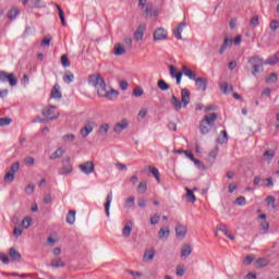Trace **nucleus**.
Returning a JSON list of instances; mask_svg holds the SVG:
<instances>
[{
  "instance_id": "09e8293b",
  "label": "nucleus",
  "mask_w": 279,
  "mask_h": 279,
  "mask_svg": "<svg viewBox=\"0 0 279 279\" xmlns=\"http://www.w3.org/2000/svg\"><path fill=\"white\" fill-rule=\"evenodd\" d=\"M63 143H73L75 141V134H65L62 136Z\"/></svg>"
},
{
  "instance_id": "cd10ccee",
  "label": "nucleus",
  "mask_w": 279,
  "mask_h": 279,
  "mask_svg": "<svg viewBox=\"0 0 279 279\" xmlns=\"http://www.w3.org/2000/svg\"><path fill=\"white\" fill-rule=\"evenodd\" d=\"M192 253H193V248L191 247V245L189 244L183 245L181 250V256H183L184 258H189V256H191Z\"/></svg>"
},
{
  "instance_id": "f03ea898",
  "label": "nucleus",
  "mask_w": 279,
  "mask_h": 279,
  "mask_svg": "<svg viewBox=\"0 0 279 279\" xmlns=\"http://www.w3.org/2000/svg\"><path fill=\"white\" fill-rule=\"evenodd\" d=\"M215 121H217V113H207L204 116L199 124L201 134H208L215 126Z\"/></svg>"
},
{
  "instance_id": "2eb2a0df",
  "label": "nucleus",
  "mask_w": 279,
  "mask_h": 279,
  "mask_svg": "<svg viewBox=\"0 0 279 279\" xmlns=\"http://www.w3.org/2000/svg\"><path fill=\"white\" fill-rule=\"evenodd\" d=\"M197 90H199L201 93H205V90L208 88V80L204 78V77H198L195 81Z\"/></svg>"
},
{
  "instance_id": "680f3d73",
  "label": "nucleus",
  "mask_w": 279,
  "mask_h": 279,
  "mask_svg": "<svg viewBox=\"0 0 279 279\" xmlns=\"http://www.w3.org/2000/svg\"><path fill=\"white\" fill-rule=\"evenodd\" d=\"M138 191H140V193H145V191H147V182L142 181V182L138 184Z\"/></svg>"
},
{
  "instance_id": "f8f14e48",
  "label": "nucleus",
  "mask_w": 279,
  "mask_h": 279,
  "mask_svg": "<svg viewBox=\"0 0 279 279\" xmlns=\"http://www.w3.org/2000/svg\"><path fill=\"white\" fill-rule=\"evenodd\" d=\"M128 128H130V120L122 119L120 122L116 123L113 132L116 134H121V132L128 130Z\"/></svg>"
},
{
  "instance_id": "4c0bfd02",
  "label": "nucleus",
  "mask_w": 279,
  "mask_h": 279,
  "mask_svg": "<svg viewBox=\"0 0 279 279\" xmlns=\"http://www.w3.org/2000/svg\"><path fill=\"white\" fill-rule=\"evenodd\" d=\"M148 170L154 175V178L157 180V182H160V171L157 168L148 167Z\"/></svg>"
},
{
  "instance_id": "e2e57ef3",
  "label": "nucleus",
  "mask_w": 279,
  "mask_h": 279,
  "mask_svg": "<svg viewBox=\"0 0 279 279\" xmlns=\"http://www.w3.org/2000/svg\"><path fill=\"white\" fill-rule=\"evenodd\" d=\"M0 260H1L4 265H8V263H10V257H8V255H5V253H0Z\"/></svg>"
},
{
  "instance_id": "f257e3e1",
  "label": "nucleus",
  "mask_w": 279,
  "mask_h": 279,
  "mask_svg": "<svg viewBox=\"0 0 279 279\" xmlns=\"http://www.w3.org/2000/svg\"><path fill=\"white\" fill-rule=\"evenodd\" d=\"M170 104L172 108L175 110V112H180L182 108H186L189 104H191V92L189 89H182L181 90V100L175 97V95H172L170 99Z\"/></svg>"
},
{
  "instance_id": "bb28decb",
  "label": "nucleus",
  "mask_w": 279,
  "mask_h": 279,
  "mask_svg": "<svg viewBox=\"0 0 279 279\" xmlns=\"http://www.w3.org/2000/svg\"><path fill=\"white\" fill-rule=\"evenodd\" d=\"M9 256L11 260H21V253L14 247L9 248Z\"/></svg>"
},
{
  "instance_id": "39448f33",
  "label": "nucleus",
  "mask_w": 279,
  "mask_h": 279,
  "mask_svg": "<svg viewBox=\"0 0 279 279\" xmlns=\"http://www.w3.org/2000/svg\"><path fill=\"white\" fill-rule=\"evenodd\" d=\"M73 173V163L71 162V158H65L59 170V175H71Z\"/></svg>"
},
{
  "instance_id": "5fc2aeb1",
  "label": "nucleus",
  "mask_w": 279,
  "mask_h": 279,
  "mask_svg": "<svg viewBox=\"0 0 279 279\" xmlns=\"http://www.w3.org/2000/svg\"><path fill=\"white\" fill-rule=\"evenodd\" d=\"M256 263H257V265L259 267H267V265H269V259H267V258H258L256 260Z\"/></svg>"
},
{
  "instance_id": "7ed1b4c3",
  "label": "nucleus",
  "mask_w": 279,
  "mask_h": 279,
  "mask_svg": "<svg viewBox=\"0 0 279 279\" xmlns=\"http://www.w3.org/2000/svg\"><path fill=\"white\" fill-rule=\"evenodd\" d=\"M97 92L99 97H106L107 99H114L116 97H119V92L114 89L109 90L106 83H102V85L97 87Z\"/></svg>"
},
{
  "instance_id": "a19ab883",
  "label": "nucleus",
  "mask_w": 279,
  "mask_h": 279,
  "mask_svg": "<svg viewBox=\"0 0 279 279\" xmlns=\"http://www.w3.org/2000/svg\"><path fill=\"white\" fill-rule=\"evenodd\" d=\"M157 86L160 90H169L171 87L165 82V80H159Z\"/></svg>"
},
{
  "instance_id": "052dcab7",
  "label": "nucleus",
  "mask_w": 279,
  "mask_h": 279,
  "mask_svg": "<svg viewBox=\"0 0 279 279\" xmlns=\"http://www.w3.org/2000/svg\"><path fill=\"white\" fill-rule=\"evenodd\" d=\"M221 136H222V138H218L217 143H227L228 142V132L221 131Z\"/></svg>"
},
{
  "instance_id": "774afa93",
  "label": "nucleus",
  "mask_w": 279,
  "mask_h": 279,
  "mask_svg": "<svg viewBox=\"0 0 279 279\" xmlns=\"http://www.w3.org/2000/svg\"><path fill=\"white\" fill-rule=\"evenodd\" d=\"M158 221H160V216H158V215H155L150 218L151 226H156V223H158Z\"/></svg>"
},
{
  "instance_id": "ea45409f",
  "label": "nucleus",
  "mask_w": 279,
  "mask_h": 279,
  "mask_svg": "<svg viewBox=\"0 0 279 279\" xmlns=\"http://www.w3.org/2000/svg\"><path fill=\"white\" fill-rule=\"evenodd\" d=\"M278 82V74L271 73L269 76L266 77L267 84H276Z\"/></svg>"
},
{
  "instance_id": "7c9ffc66",
  "label": "nucleus",
  "mask_w": 279,
  "mask_h": 279,
  "mask_svg": "<svg viewBox=\"0 0 279 279\" xmlns=\"http://www.w3.org/2000/svg\"><path fill=\"white\" fill-rule=\"evenodd\" d=\"M108 132H110V124L108 123H104L98 128V134H100V136H106Z\"/></svg>"
},
{
  "instance_id": "79ce46f5",
  "label": "nucleus",
  "mask_w": 279,
  "mask_h": 279,
  "mask_svg": "<svg viewBox=\"0 0 279 279\" xmlns=\"http://www.w3.org/2000/svg\"><path fill=\"white\" fill-rule=\"evenodd\" d=\"M73 80H75V75H73V73L71 72H66L65 75L63 76V82H65V84H71Z\"/></svg>"
},
{
  "instance_id": "0e129e2a",
  "label": "nucleus",
  "mask_w": 279,
  "mask_h": 279,
  "mask_svg": "<svg viewBox=\"0 0 279 279\" xmlns=\"http://www.w3.org/2000/svg\"><path fill=\"white\" fill-rule=\"evenodd\" d=\"M143 94H144V90H143V88H135L134 90H133V96L134 97H143Z\"/></svg>"
},
{
  "instance_id": "338daca9",
  "label": "nucleus",
  "mask_w": 279,
  "mask_h": 279,
  "mask_svg": "<svg viewBox=\"0 0 279 279\" xmlns=\"http://www.w3.org/2000/svg\"><path fill=\"white\" fill-rule=\"evenodd\" d=\"M185 271L186 270L184 269V266H178L177 267V276L182 277V276H184Z\"/></svg>"
},
{
  "instance_id": "4468645a",
  "label": "nucleus",
  "mask_w": 279,
  "mask_h": 279,
  "mask_svg": "<svg viewBox=\"0 0 279 279\" xmlns=\"http://www.w3.org/2000/svg\"><path fill=\"white\" fill-rule=\"evenodd\" d=\"M23 5H27L28 8H45V3L43 0H20Z\"/></svg>"
},
{
  "instance_id": "4d7b16f0",
  "label": "nucleus",
  "mask_w": 279,
  "mask_h": 279,
  "mask_svg": "<svg viewBox=\"0 0 279 279\" xmlns=\"http://www.w3.org/2000/svg\"><path fill=\"white\" fill-rule=\"evenodd\" d=\"M235 204L238 206H245V204H247V199L243 196H240L235 199Z\"/></svg>"
},
{
  "instance_id": "8fccbe9b",
  "label": "nucleus",
  "mask_w": 279,
  "mask_h": 279,
  "mask_svg": "<svg viewBox=\"0 0 279 279\" xmlns=\"http://www.w3.org/2000/svg\"><path fill=\"white\" fill-rule=\"evenodd\" d=\"M269 28L271 32H276L279 29V21L278 20H271L269 24Z\"/></svg>"
},
{
  "instance_id": "a18cd8bd",
  "label": "nucleus",
  "mask_w": 279,
  "mask_h": 279,
  "mask_svg": "<svg viewBox=\"0 0 279 279\" xmlns=\"http://www.w3.org/2000/svg\"><path fill=\"white\" fill-rule=\"evenodd\" d=\"M4 182H7V184H12V182H14V173L13 172H7L4 175Z\"/></svg>"
},
{
  "instance_id": "a211bd4d",
  "label": "nucleus",
  "mask_w": 279,
  "mask_h": 279,
  "mask_svg": "<svg viewBox=\"0 0 279 279\" xmlns=\"http://www.w3.org/2000/svg\"><path fill=\"white\" fill-rule=\"evenodd\" d=\"M169 70L171 77L177 80V84H182V72H178V68L175 65H170Z\"/></svg>"
},
{
  "instance_id": "0eeeda50",
  "label": "nucleus",
  "mask_w": 279,
  "mask_h": 279,
  "mask_svg": "<svg viewBox=\"0 0 279 279\" xmlns=\"http://www.w3.org/2000/svg\"><path fill=\"white\" fill-rule=\"evenodd\" d=\"M56 106L45 107L43 110V116L46 117V119H49V121L58 119V117H60V112L56 111Z\"/></svg>"
},
{
  "instance_id": "c85d7f7f",
  "label": "nucleus",
  "mask_w": 279,
  "mask_h": 279,
  "mask_svg": "<svg viewBox=\"0 0 279 279\" xmlns=\"http://www.w3.org/2000/svg\"><path fill=\"white\" fill-rule=\"evenodd\" d=\"M64 149L62 147H59L56 149L53 154L50 155V160H57V158H62L64 156Z\"/></svg>"
},
{
  "instance_id": "f3484780",
  "label": "nucleus",
  "mask_w": 279,
  "mask_h": 279,
  "mask_svg": "<svg viewBox=\"0 0 279 279\" xmlns=\"http://www.w3.org/2000/svg\"><path fill=\"white\" fill-rule=\"evenodd\" d=\"M189 232V229L186 228V226L184 225H178L175 227V234H177V239H185L186 234Z\"/></svg>"
},
{
  "instance_id": "69168bd1",
  "label": "nucleus",
  "mask_w": 279,
  "mask_h": 279,
  "mask_svg": "<svg viewBox=\"0 0 279 279\" xmlns=\"http://www.w3.org/2000/svg\"><path fill=\"white\" fill-rule=\"evenodd\" d=\"M23 235V230L21 228H15L13 230V236H15V239H19V236Z\"/></svg>"
},
{
  "instance_id": "aec40b11",
  "label": "nucleus",
  "mask_w": 279,
  "mask_h": 279,
  "mask_svg": "<svg viewBox=\"0 0 279 279\" xmlns=\"http://www.w3.org/2000/svg\"><path fill=\"white\" fill-rule=\"evenodd\" d=\"M50 99H62V92L60 90V84H54L50 93Z\"/></svg>"
},
{
  "instance_id": "393cba45",
  "label": "nucleus",
  "mask_w": 279,
  "mask_h": 279,
  "mask_svg": "<svg viewBox=\"0 0 279 279\" xmlns=\"http://www.w3.org/2000/svg\"><path fill=\"white\" fill-rule=\"evenodd\" d=\"M278 62H279V52L268 57L264 61V64H269L270 66H274V65L278 64Z\"/></svg>"
},
{
  "instance_id": "9d476101",
  "label": "nucleus",
  "mask_w": 279,
  "mask_h": 279,
  "mask_svg": "<svg viewBox=\"0 0 279 279\" xmlns=\"http://www.w3.org/2000/svg\"><path fill=\"white\" fill-rule=\"evenodd\" d=\"M168 36H169V32H167V29H165L162 27L156 28L153 34V38L155 41L167 40Z\"/></svg>"
},
{
  "instance_id": "13d9d810",
  "label": "nucleus",
  "mask_w": 279,
  "mask_h": 279,
  "mask_svg": "<svg viewBox=\"0 0 279 279\" xmlns=\"http://www.w3.org/2000/svg\"><path fill=\"white\" fill-rule=\"evenodd\" d=\"M250 23H251L252 27H258V25H260V22L258 20V15L253 16L251 19Z\"/></svg>"
},
{
  "instance_id": "c9c22d12",
  "label": "nucleus",
  "mask_w": 279,
  "mask_h": 279,
  "mask_svg": "<svg viewBox=\"0 0 279 279\" xmlns=\"http://www.w3.org/2000/svg\"><path fill=\"white\" fill-rule=\"evenodd\" d=\"M66 223L73 226L75 223V210H70L66 215Z\"/></svg>"
},
{
  "instance_id": "603ef678",
  "label": "nucleus",
  "mask_w": 279,
  "mask_h": 279,
  "mask_svg": "<svg viewBox=\"0 0 279 279\" xmlns=\"http://www.w3.org/2000/svg\"><path fill=\"white\" fill-rule=\"evenodd\" d=\"M147 117V108H142L137 113L138 121H143Z\"/></svg>"
},
{
  "instance_id": "58836bf2",
  "label": "nucleus",
  "mask_w": 279,
  "mask_h": 279,
  "mask_svg": "<svg viewBox=\"0 0 279 279\" xmlns=\"http://www.w3.org/2000/svg\"><path fill=\"white\" fill-rule=\"evenodd\" d=\"M32 217L26 216L23 220H22V228H24L25 230H27V228H29L32 226Z\"/></svg>"
},
{
  "instance_id": "72a5a7b5",
  "label": "nucleus",
  "mask_w": 279,
  "mask_h": 279,
  "mask_svg": "<svg viewBox=\"0 0 279 279\" xmlns=\"http://www.w3.org/2000/svg\"><path fill=\"white\" fill-rule=\"evenodd\" d=\"M20 12H21V11H20L19 9L12 8V9L8 12L7 16H8V19H10V21H14V19H16V16H19V13H20Z\"/></svg>"
},
{
  "instance_id": "5701e85b",
  "label": "nucleus",
  "mask_w": 279,
  "mask_h": 279,
  "mask_svg": "<svg viewBox=\"0 0 279 279\" xmlns=\"http://www.w3.org/2000/svg\"><path fill=\"white\" fill-rule=\"evenodd\" d=\"M233 44H234V40H232V38L226 37L222 46L220 47L219 53L220 54L226 53V49H230V47H232Z\"/></svg>"
},
{
  "instance_id": "bf43d9fd",
  "label": "nucleus",
  "mask_w": 279,
  "mask_h": 279,
  "mask_svg": "<svg viewBox=\"0 0 279 279\" xmlns=\"http://www.w3.org/2000/svg\"><path fill=\"white\" fill-rule=\"evenodd\" d=\"M19 169H21V163L20 162H14L12 166H11V169L9 172L15 174L16 171H19Z\"/></svg>"
},
{
  "instance_id": "dca6fc26",
  "label": "nucleus",
  "mask_w": 279,
  "mask_h": 279,
  "mask_svg": "<svg viewBox=\"0 0 279 279\" xmlns=\"http://www.w3.org/2000/svg\"><path fill=\"white\" fill-rule=\"evenodd\" d=\"M132 230H134V223L132 221H126L123 229H122V236L124 239H130V235L132 234Z\"/></svg>"
},
{
  "instance_id": "a878e982",
  "label": "nucleus",
  "mask_w": 279,
  "mask_h": 279,
  "mask_svg": "<svg viewBox=\"0 0 279 279\" xmlns=\"http://www.w3.org/2000/svg\"><path fill=\"white\" fill-rule=\"evenodd\" d=\"M183 70V74L185 75V77H189V80H197V74L195 72H193L191 69H189L187 66L183 65L182 68Z\"/></svg>"
},
{
  "instance_id": "6e6d98bb",
  "label": "nucleus",
  "mask_w": 279,
  "mask_h": 279,
  "mask_svg": "<svg viewBox=\"0 0 279 279\" xmlns=\"http://www.w3.org/2000/svg\"><path fill=\"white\" fill-rule=\"evenodd\" d=\"M12 123V119L10 118H0V128H3L5 125H10Z\"/></svg>"
},
{
  "instance_id": "f704fd0d",
  "label": "nucleus",
  "mask_w": 279,
  "mask_h": 279,
  "mask_svg": "<svg viewBox=\"0 0 279 279\" xmlns=\"http://www.w3.org/2000/svg\"><path fill=\"white\" fill-rule=\"evenodd\" d=\"M145 8H146L144 11L145 16L151 19V16H154V4L147 3Z\"/></svg>"
},
{
  "instance_id": "e433bc0d",
  "label": "nucleus",
  "mask_w": 279,
  "mask_h": 279,
  "mask_svg": "<svg viewBox=\"0 0 279 279\" xmlns=\"http://www.w3.org/2000/svg\"><path fill=\"white\" fill-rule=\"evenodd\" d=\"M274 156H276V151L275 150H266L264 153V158L265 160H267V162H271V160H274Z\"/></svg>"
},
{
  "instance_id": "49530a36",
  "label": "nucleus",
  "mask_w": 279,
  "mask_h": 279,
  "mask_svg": "<svg viewBox=\"0 0 279 279\" xmlns=\"http://www.w3.org/2000/svg\"><path fill=\"white\" fill-rule=\"evenodd\" d=\"M24 191L26 195H34V191H36V185H34V183H29Z\"/></svg>"
},
{
  "instance_id": "864d4df0",
  "label": "nucleus",
  "mask_w": 279,
  "mask_h": 279,
  "mask_svg": "<svg viewBox=\"0 0 279 279\" xmlns=\"http://www.w3.org/2000/svg\"><path fill=\"white\" fill-rule=\"evenodd\" d=\"M135 198L129 197L124 202V208H132L134 206Z\"/></svg>"
},
{
  "instance_id": "1a4fd4ad",
  "label": "nucleus",
  "mask_w": 279,
  "mask_h": 279,
  "mask_svg": "<svg viewBox=\"0 0 279 279\" xmlns=\"http://www.w3.org/2000/svg\"><path fill=\"white\" fill-rule=\"evenodd\" d=\"M78 169L85 175H90V173H95V163L93 161H85L78 166Z\"/></svg>"
},
{
  "instance_id": "c03bdc74",
  "label": "nucleus",
  "mask_w": 279,
  "mask_h": 279,
  "mask_svg": "<svg viewBox=\"0 0 279 279\" xmlns=\"http://www.w3.org/2000/svg\"><path fill=\"white\" fill-rule=\"evenodd\" d=\"M220 89L222 90V93L228 94V93H232V86L228 85V83H221L220 84Z\"/></svg>"
},
{
  "instance_id": "423d86ee",
  "label": "nucleus",
  "mask_w": 279,
  "mask_h": 279,
  "mask_svg": "<svg viewBox=\"0 0 279 279\" xmlns=\"http://www.w3.org/2000/svg\"><path fill=\"white\" fill-rule=\"evenodd\" d=\"M0 82H9L10 86H16L19 84V78L14 76V73L8 74L5 71H0Z\"/></svg>"
},
{
  "instance_id": "4be33fe9",
  "label": "nucleus",
  "mask_w": 279,
  "mask_h": 279,
  "mask_svg": "<svg viewBox=\"0 0 279 279\" xmlns=\"http://www.w3.org/2000/svg\"><path fill=\"white\" fill-rule=\"evenodd\" d=\"M185 27L186 23H181L174 28V38H177V40H182V33L184 32Z\"/></svg>"
},
{
  "instance_id": "412c9836",
  "label": "nucleus",
  "mask_w": 279,
  "mask_h": 279,
  "mask_svg": "<svg viewBox=\"0 0 279 279\" xmlns=\"http://www.w3.org/2000/svg\"><path fill=\"white\" fill-rule=\"evenodd\" d=\"M48 267H52V269H60L61 267H66V263H64L60 257H56L51 259Z\"/></svg>"
},
{
  "instance_id": "3c124183",
  "label": "nucleus",
  "mask_w": 279,
  "mask_h": 279,
  "mask_svg": "<svg viewBox=\"0 0 279 279\" xmlns=\"http://www.w3.org/2000/svg\"><path fill=\"white\" fill-rule=\"evenodd\" d=\"M266 204L267 206H270L272 209L276 208V198L274 196H267Z\"/></svg>"
},
{
  "instance_id": "37998d69",
  "label": "nucleus",
  "mask_w": 279,
  "mask_h": 279,
  "mask_svg": "<svg viewBox=\"0 0 279 279\" xmlns=\"http://www.w3.org/2000/svg\"><path fill=\"white\" fill-rule=\"evenodd\" d=\"M61 64L64 69H69V66H71V61H69V57L66 54L61 56Z\"/></svg>"
},
{
  "instance_id": "473e14b6",
  "label": "nucleus",
  "mask_w": 279,
  "mask_h": 279,
  "mask_svg": "<svg viewBox=\"0 0 279 279\" xmlns=\"http://www.w3.org/2000/svg\"><path fill=\"white\" fill-rule=\"evenodd\" d=\"M56 8L59 12V19L61 21L62 27H66V19L64 17V11H62V8L60 5L56 4Z\"/></svg>"
},
{
  "instance_id": "de8ad7c7",
  "label": "nucleus",
  "mask_w": 279,
  "mask_h": 279,
  "mask_svg": "<svg viewBox=\"0 0 279 279\" xmlns=\"http://www.w3.org/2000/svg\"><path fill=\"white\" fill-rule=\"evenodd\" d=\"M186 192H187V199L189 202H191L192 204H194V202H197V198L195 197V193H193L192 190L190 189H186Z\"/></svg>"
},
{
  "instance_id": "9b49d317",
  "label": "nucleus",
  "mask_w": 279,
  "mask_h": 279,
  "mask_svg": "<svg viewBox=\"0 0 279 279\" xmlns=\"http://www.w3.org/2000/svg\"><path fill=\"white\" fill-rule=\"evenodd\" d=\"M88 82L90 86H94V88H98L106 83V81H104V77H101L100 74L90 75Z\"/></svg>"
},
{
  "instance_id": "ddd939ff",
  "label": "nucleus",
  "mask_w": 279,
  "mask_h": 279,
  "mask_svg": "<svg viewBox=\"0 0 279 279\" xmlns=\"http://www.w3.org/2000/svg\"><path fill=\"white\" fill-rule=\"evenodd\" d=\"M146 29H147V25L140 24L134 32V39L137 41L143 40V38L145 37Z\"/></svg>"
},
{
  "instance_id": "2f4dec72",
  "label": "nucleus",
  "mask_w": 279,
  "mask_h": 279,
  "mask_svg": "<svg viewBox=\"0 0 279 279\" xmlns=\"http://www.w3.org/2000/svg\"><path fill=\"white\" fill-rule=\"evenodd\" d=\"M113 53L116 56H123V53H125V47L121 44H116L113 47Z\"/></svg>"
},
{
  "instance_id": "b1692460",
  "label": "nucleus",
  "mask_w": 279,
  "mask_h": 279,
  "mask_svg": "<svg viewBox=\"0 0 279 279\" xmlns=\"http://www.w3.org/2000/svg\"><path fill=\"white\" fill-rule=\"evenodd\" d=\"M112 198H113L112 191H110L107 194V199L105 203V213L107 217H110V204H112Z\"/></svg>"
},
{
  "instance_id": "6e6552de",
  "label": "nucleus",
  "mask_w": 279,
  "mask_h": 279,
  "mask_svg": "<svg viewBox=\"0 0 279 279\" xmlns=\"http://www.w3.org/2000/svg\"><path fill=\"white\" fill-rule=\"evenodd\" d=\"M93 130H95V121L87 120L80 130V134L83 138H86L89 134H93Z\"/></svg>"
},
{
  "instance_id": "20e7f679",
  "label": "nucleus",
  "mask_w": 279,
  "mask_h": 279,
  "mask_svg": "<svg viewBox=\"0 0 279 279\" xmlns=\"http://www.w3.org/2000/svg\"><path fill=\"white\" fill-rule=\"evenodd\" d=\"M250 64L253 66V75L256 76L257 73H260L263 71V66H265V61L258 56H254L248 58Z\"/></svg>"
},
{
  "instance_id": "c756f323",
  "label": "nucleus",
  "mask_w": 279,
  "mask_h": 279,
  "mask_svg": "<svg viewBox=\"0 0 279 279\" xmlns=\"http://www.w3.org/2000/svg\"><path fill=\"white\" fill-rule=\"evenodd\" d=\"M171 234V230H169V227L161 228L158 232V236L160 240L169 238Z\"/></svg>"
},
{
  "instance_id": "6ab92c4d",
  "label": "nucleus",
  "mask_w": 279,
  "mask_h": 279,
  "mask_svg": "<svg viewBox=\"0 0 279 279\" xmlns=\"http://www.w3.org/2000/svg\"><path fill=\"white\" fill-rule=\"evenodd\" d=\"M156 258V250L154 248H147L144 252L143 260L144 263H151Z\"/></svg>"
}]
</instances>
